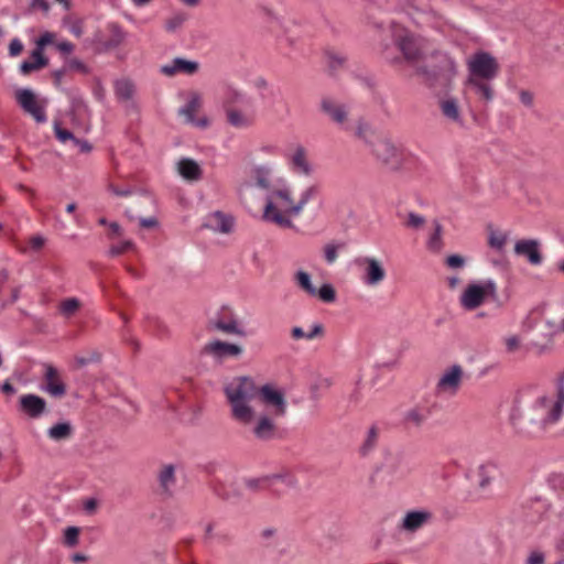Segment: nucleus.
I'll use <instances>...</instances> for the list:
<instances>
[{"instance_id": "nucleus-4", "label": "nucleus", "mask_w": 564, "mask_h": 564, "mask_svg": "<svg viewBox=\"0 0 564 564\" xmlns=\"http://www.w3.org/2000/svg\"><path fill=\"white\" fill-rule=\"evenodd\" d=\"M467 78L465 85L470 88L481 100L491 102L495 91L491 82L499 74L497 58L486 51H477L466 59Z\"/></svg>"}, {"instance_id": "nucleus-48", "label": "nucleus", "mask_w": 564, "mask_h": 564, "mask_svg": "<svg viewBox=\"0 0 564 564\" xmlns=\"http://www.w3.org/2000/svg\"><path fill=\"white\" fill-rule=\"evenodd\" d=\"M54 132L57 140L62 143L68 141L73 143L76 138L70 131L63 129L58 122H54Z\"/></svg>"}, {"instance_id": "nucleus-16", "label": "nucleus", "mask_w": 564, "mask_h": 564, "mask_svg": "<svg viewBox=\"0 0 564 564\" xmlns=\"http://www.w3.org/2000/svg\"><path fill=\"white\" fill-rule=\"evenodd\" d=\"M514 253L523 257L531 265H541L543 256L541 253V243L538 239H520L514 243Z\"/></svg>"}, {"instance_id": "nucleus-61", "label": "nucleus", "mask_w": 564, "mask_h": 564, "mask_svg": "<svg viewBox=\"0 0 564 564\" xmlns=\"http://www.w3.org/2000/svg\"><path fill=\"white\" fill-rule=\"evenodd\" d=\"M73 145L77 148L82 153H88L91 151V145L87 140H80L75 138Z\"/></svg>"}, {"instance_id": "nucleus-63", "label": "nucleus", "mask_w": 564, "mask_h": 564, "mask_svg": "<svg viewBox=\"0 0 564 564\" xmlns=\"http://www.w3.org/2000/svg\"><path fill=\"white\" fill-rule=\"evenodd\" d=\"M56 47L63 54H70L74 51V45L69 41H61L56 43Z\"/></svg>"}, {"instance_id": "nucleus-50", "label": "nucleus", "mask_w": 564, "mask_h": 564, "mask_svg": "<svg viewBox=\"0 0 564 564\" xmlns=\"http://www.w3.org/2000/svg\"><path fill=\"white\" fill-rule=\"evenodd\" d=\"M79 529L76 527H68L64 531V542L68 546H75L78 543Z\"/></svg>"}, {"instance_id": "nucleus-1", "label": "nucleus", "mask_w": 564, "mask_h": 564, "mask_svg": "<svg viewBox=\"0 0 564 564\" xmlns=\"http://www.w3.org/2000/svg\"><path fill=\"white\" fill-rule=\"evenodd\" d=\"M231 419L247 429L254 440L271 442L279 435L276 420L286 414L282 389L273 383L257 386L249 376L234 377L224 386Z\"/></svg>"}, {"instance_id": "nucleus-14", "label": "nucleus", "mask_w": 564, "mask_h": 564, "mask_svg": "<svg viewBox=\"0 0 564 564\" xmlns=\"http://www.w3.org/2000/svg\"><path fill=\"white\" fill-rule=\"evenodd\" d=\"M15 98L20 107L39 123H44L47 120L44 105H41L33 90L30 88H21L17 90Z\"/></svg>"}, {"instance_id": "nucleus-44", "label": "nucleus", "mask_w": 564, "mask_h": 564, "mask_svg": "<svg viewBox=\"0 0 564 564\" xmlns=\"http://www.w3.org/2000/svg\"><path fill=\"white\" fill-rule=\"evenodd\" d=\"M343 248L341 243L329 242L324 246V259L328 264H333L337 258L338 252Z\"/></svg>"}, {"instance_id": "nucleus-55", "label": "nucleus", "mask_w": 564, "mask_h": 564, "mask_svg": "<svg viewBox=\"0 0 564 564\" xmlns=\"http://www.w3.org/2000/svg\"><path fill=\"white\" fill-rule=\"evenodd\" d=\"M425 224V218L416 213H409L406 226L413 229H419Z\"/></svg>"}, {"instance_id": "nucleus-47", "label": "nucleus", "mask_w": 564, "mask_h": 564, "mask_svg": "<svg viewBox=\"0 0 564 564\" xmlns=\"http://www.w3.org/2000/svg\"><path fill=\"white\" fill-rule=\"evenodd\" d=\"M378 438V431L375 426H371L367 432V437L365 440L364 445L361 446L362 454H367L370 449L373 448Z\"/></svg>"}, {"instance_id": "nucleus-29", "label": "nucleus", "mask_w": 564, "mask_h": 564, "mask_svg": "<svg viewBox=\"0 0 564 564\" xmlns=\"http://www.w3.org/2000/svg\"><path fill=\"white\" fill-rule=\"evenodd\" d=\"M251 176L254 185L269 193L276 184L272 177V167L270 165H257L251 170Z\"/></svg>"}, {"instance_id": "nucleus-60", "label": "nucleus", "mask_w": 564, "mask_h": 564, "mask_svg": "<svg viewBox=\"0 0 564 564\" xmlns=\"http://www.w3.org/2000/svg\"><path fill=\"white\" fill-rule=\"evenodd\" d=\"M23 50V44L19 39H13L9 44V54L18 56Z\"/></svg>"}, {"instance_id": "nucleus-62", "label": "nucleus", "mask_w": 564, "mask_h": 564, "mask_svg": "<svg viewBox=\"0 0 564 564\" xmlns=\"http://www.w3.org/2000/svg\"><path fill=\"white\" fill-rule=\"evenodd\" d=\"M109 191L116 195V196H122V197H127V196H130L132 194V191L130 187H122V188H119L115 185H109Z\"/></svg>"}, {"instance_id": "nucleus-45", "label": "nucleus", "mask_w": 564, "mask_h": 564, "mask_svg": "<svg viewBox=\"0 0 564 564\" xmlns=\"http://www.w3.org/2000/svg\"><path fill=\"white\" fill-rule=\"evenodd\" d=\"M546 482L556 492H564V474L552 473L547 476Z\"/></svg>"}, {"instance_id": "nucleus-10", "label": "nucleus", "mask_w": 564, "mask_h": 564, "mask_svg": "<svg viewBox=\"0 0 564 564\" xmlns=\"http://www.w3.org/2000/svg\"><path fill=\"white\" fill-rule=\"evenodd\" d=\"M393 10L408 14L417 24H429L432 28L445 31V24L435 11L431 9L421 10L411 0H401Z\"/></svg>"}, {"instance_id": "nucleus-54", "label": "nucleus", "mask_w": 564, "mask_h": 564, "mask_svg": "<svg viewBox=\"0 0 564 564\" xmlns=\"http://www.w3.org/2000/svg\"><path fill=\"white\" fill-rule=\"evenodd\" d=\"M445 263L451 269H463L466 265V259L460 254H451L446 258Z\"/></svg>"}, {"instance_id": "nucleus-20", "label": "nucleus", "mask_w": 564, "mask_h": 564, "mask_svg": "<svg viewBox=\"0 0 564 564\" xmlns=\"http://www.w3.org/2000/svg\"><path fill=\"white\" fill-rule=\"evenodd\" d=\"M432 518V513L427 510L408 511L399 525L403 532L413 533L422 529Z\"/></svg>"}, {"instance_id": "nucleus-36", "label": "nucleus", "mask_w": 564, "mask_h": 564, "mask_svg": "<svg viewBox=\"0 0 564 564\" xmlns=\"http://www.w3.org/2000/svg\"><path fill=\"white\" fill-rule=\"evenodd\" d=\"M158 479L162 491L170 495L176 482L175 467L171 464L163 466L158 475Z\"/></svg>"}, {"instance_id": "nucleus-58", "label": "nucleus", "mask_w": 564, "mask_h": 564, "mask_svg": "<svg viewBox=\"0 0 564 564\" xmlns=\"http://www.w3.org/2000/svg\"><path fill=\"white\" fill-rule=\"evenodd\" d=\"M324 335V326L321 323L313 324L306 332V340H313Z\"/></svg>"}, {"instance_id": "nucleus-13", "label": "nucleus", "mask_w": 564, "mask_h": 564, "mask_svg": "<svg viewBox=\"0 0 564 564\" xmlns=\"http://www.w3.org/2000/svg\"><path fill=\"white\" fill-rule=\"evenodd\" d=\"M203 352L215 361H224L239 358L243 352V347L235 343L214 339L205 344Z\"/></svg>"}, {"instance_id": "nucleus-23", "label": "nucleus", "mask_w": 564, "mask_h": 564, "mask_svg": "<svg viewBox=\"0 0 564 564\" xmlns=\"http://www.w3.org/2000/svg\"><path fill=\"white\" fill-rule=\"evenodd\" d=\"M198 63L195 61H188L183 57H175L170 63L161 66V73L166 76H173L175 74L192 75L198 70Z\"/></svg>"}, {"instance_id": "nucleus-30", "label": "nucleus", "mask_w": 564, "mask_h": 564, "mask_svg": "<svg viewBox=\"0 0 564 564\" xmlns=\"http://www.w3.org/2000/svg\"><path fill=\"white\" fill-rule=\"evenodd\" d=\"M498 471L499 464L495 459H490L480 464L477 471L479 478L478 486L481 489L487 488L491 484Z\"/></svg>"}, {"instance_id": "nucleus-25", "label": "nucleus", "mask_w": 564, "mask_h": 564, "mask_svg": "<svg viewBox=\"0 0 564 564\" xmlns=\"http://www.w3.org/2000/svg\"><path fill=\"white\" fill-rule=\"evenodd\" d=\"M202 105L200 97L198 94H192L188 101L178 110V113L183 116L187 123L196 127L205 128L208 126L207 118L196 119L195 112Z\"/></svg>"}, {"instance_id": "nucleus-26", "label": "nucleus", "mask_w": 564, "mask_h": 564, "mask_svg": "<svg viewBox=\"0 0 564 564\" xmlns=\"http://www.w3.org/2000/svg\"><path fill=\"white\" fill-rule=\"evenodd\" d=\"M44 369V379L46 383L42 390L55 398L63 397L66 392V388L58 378L57 370L52 365H45Z\"/></svg>"}, {"instance_id": "nucleus-5", "label": "nucleus", "mask_w": 564, "mask_h": 564, "mask_svg": "<svg viewBox=\"0 0 564 564\" xmlns=\"http://www.w3.org/2000/svg\"><path fill=\"white\" fill-rule=\"evenodd\" d=\"M292 188L284 178H278L273 189L267 193L262 218L281 228H292L295 215Z\"/></svg>"}, {"instance_id": "nucleus-41", "label": "nucleus", "mask_w": 564, "mask_h": 564, "mask_svg": "<svg viewBox=\"0 0 564 564\" xmlns=\"http://www.w3.org/2000/svg\"><path fill=\"white\" fill-rule=\"evenodd\" d=\"M115 91L119 99L129 100L133 96L134 87L130 80L120 79L115 84Z\"/></svg>"}, {"instance_id": "nucleus-24", "label": "nucleus", "mask_w": 564, "mask_h": 564, "mask_svg": "<svg viewBox=\"0 0 564 564\" xmlns=\"http://www.w3.org/2000/svg\"><path fill=\"white\" fill-rule=\"evenodd\" d=\"M107 31L109 32L110 36L108 40H102L101 34L97 33L95 35V41L102 46L104 50H112L120 46L127 37V33L123 31V29L115 23L110 22L107 24Z\"/></svg>"}, {"instance_id": "nucleus-3", "label": "nucleus", "mask_w": 564, "mask_h": 564, "mask_svg": "<svg viewBox=\"0 0 564 564\" xmlns=\"http://www.w3.org/2000/svg\"><path fill=\"white\" fill-rule=\"evenodd\" d=\"M355 137L361 140L370 154L382 166L390 171H399L403 164V151L393 140L384 133H378L364 119L358 118Z\"/></svg>"}, {"instance_id": "nucleus-27", "label": "nucleus", "mask_w": 564, "mask_h": 564, "mask_svg": "<svg viewBox=\"0 0 564 564\" xmlns=\"http://www.w3.org/2000/svg\"><path fill=\"white\" fill-rule=\"evenodd\" d=\"M279 482L285 485L286 487H294L296 485V479L294 478L293 475L285 474V475H273V476L263 477V478H251L246 481L247 486L250 489L272 487Z\"/></svg>"}, {"instance_id": "nucleus-51", "label": "nucleus", "mask_w": 564, "mask_h": 564, "mask_svg": "<svg viewBox=\"0 0 564 564\" xmlns=\"http://www.w3.org/2000/svg\"><path fill=\"white\" fill-rule=\"evenodd\" d=\"M185 21V15L184 14H175L171 18H169L165 22V29L166 31L169 32H175L178 28L182 26V24L184 23Z\"/></svg>"}, {"instance_id": "nucleus-57", "label": "nucleus", "mask_w": 564, "mask_h": 564, "mask_svg": "<svg viewBox=\"0 0 564 564\" xmlns=\"http://www.w3.org/2000/svg\"><path fill=\"white\" fill-rule=\"evenodd\" d=\"M67 67L70 70H76V72H79L82 74H88L89 73V67L83 61H80L78 58H70L67 62Z\"/></svg>"}, {"instance_id": "nucleus-43", "label": "nucleus", "mask_w": 564, "mask_h": 564, "mask_svg": "<svg viewBox=\"0 0 564 564\" xmlns=\"http://www.w3.org/2000/svg\"><path fill=\"white\" fill-rule=\"evenodd\" d=\"M542 321L541 312L539 310L531 311L522 321V329L525 333L533 330Z\"/></svg>"}, {"instance_id": "nucleus-19", "label": "nucleus", "mask_w": 564, "mask_h": 564, "mask_svg": "<svg viewBox=\"0 0 564 564\" xmlns=\"http://www.w3.org/2000/svg\"><path fill=\"white\" fill-rule=\"evenodd\" d=\"M253 98L234 85H226L223 93V107H247L252 108Z\"/></svg>"}, {"instance_id": "nucleus-64", "label": "nucleus", "mask_w": 564, "mask_h": 564, "mask_svg": "<svg viewBox=\"0 0 564 564\" xmlns=\"http://www.w3.org/2000/svg\"><path fill=\"white\" fill-rule=\"evenodd\" d=\"M519 98H520V101L527 106V107H532L533 105V96L530 91L528 90H521L519 93Z\"/></svg>"}, {"instance_id": "nucleus-53", "label": "nucleus", "mask_w": 564, "mask_h": 564, "mask_svg": "<svg viewBox=\"0 0 564 564\" xmlns=\"http://www.w3.org/2000/svg\"><path fill=\"white\" fill-rule=\"evenodd\" d=\"M134 247V243L131 240L122 241L118 245H113L109 249V254L112 257L119 256Z\"/></svg>"}, {"instance_id": "nucleus-21", "label": "nucleus", "mask_w": 564, "mask_h": 564, "mask_svg": "<svg viewBox=\"0 0 564 564\" xmlns=\"http://www.w3.org/2000/svg\"><path fill=\"white\" fill-rule=\"evenodd\" d=\"M288 160L292 172L303 176L312 175L313 166L307 159L306 150L302 145H297Z\"/></svg>"}, {"instance_id": "nucleus-22", "label": "nucleus", "mask_w": 564, "mask_h": 564, "mask_svg": "<svg viewBox=\"0 0 564 564\" xmlns=\"http://www.w3.org/2000/svg\"><path fill=\"white\" fill-rule=\"evenodd\" d=\"M20 408L31 419H37L46 412V401L36 394H24L20 398Z\"/></svg>"}, {"instance_id": "nucleus-28", "label": "nucleus", "mask_w": 564, "mask_h": 564, "mask_svg": "<svg viewBox=\"0 0 564 564\" xmlns=\"http://www.w3.org/2000/svg\"><path fill=\"white\" fill-rule=\"evenodd\" d=\"M234 218L227 214L221 212H215L210 214L207 219L205 226L219 234H229L234 228Z\"/></svg>"}, {"instance_id": "nucleus-34", "label": "nucleus", "mask_w": 564, "mask_h": 564, "mask_svg": "<svg viewBox=\"0 0 564 564\" xmlns=\"http://www.w3.org/2000/svg\"><path fill=\"white\" fill-rule=\"evenodd\" d=\"M430 409L425 406H414L405 412L404 421L411 426L420 427L430 419Z\"/></svg>"}, {"instance_id": "nucleus-12", "label": "nucleus", "mask_w": 564, "mask_h": 564, "mask_svg": "<svg viewBox=\"0 0 564 564\" xmlns=\"http://www.w3.org/2000/svg\"><path fill=\"white\" fill-rule=\"evenodd\" d=\"M323 112L343 131H352L358 122V119L351 123L349 120V112L345 105L336 102L332 99H323L321 104Z\"/></svg>"}, {"instance_id": "nucleus-32", "label": "nucleus", "mask_w": 564, "mask_h": 564, "mask_svg": "<svg viewBox=\"0 0 564 564\" xmlns=\"http://www.w3.org/2000/svg\"><path fill=\"white\" fill-rule=\"evenodd\" d=\"M74 435V426L68 421H61L53 424L47 430V436L53 442H63L72 438Z\"/></svg>"}, {"instance_id": "nucleus-59", "label": "nucleus", "mask_w": 564, "mask_h": 564, "mask_svg": "<svg viewBox=\"0 0 564 564\" xmlns=\"http://www.w3.org/2000/svg\"><path fill=\"white\" fill-rule=\"evenodd\" d=\"M29 245L33 251H39L45 245V238L42 235H35L30 238Z\"/></svg>"}, {"instance_id": "nucleus-15", "label": "nucleus", "mask_w": 564, "mask_h": 564, "mask_svg": "<svg viewBox=\"0 0 564 564\" xmlns=\"http://www.w3.org/2000/svg\"><path fill=\"white\" fill-rule=\"evenodd\" d=\"M229 126L235 129H248L256 121L254 105L252 108L247 107H228L224 109Z\"/></svg>"}, {"instance_id": "nucleus-18", "label": "nucleus", "mask_w": 564, "mask_h": 564, "mask_svg": "<svg viewBox=\"0 0 564 564\" xmlns=\"http://www.w3.org/2000/svg\"><path fill=\"white\" fill-rule=\"evenodd\" d=\"M438 108L447 122L460 128L465 126L462 108L457 98L445 96L440 99Z\"/></svg>"}, {"instance_id": "nucleus-7", "label": "nucleus", "mask_w": 564, "mask_h": 564, "mask_svg": "<svg viewBox=\"0 0 564 564\" xmlns=\"http://www.w3.org/2000/svg\"><path fill=\"white\" fill-rule=\"evenodd\" d=\"M391 33L395 45L406 62L415 64L425 58L429 52V42L424 37L397 23L391 24Z\"/></svg>"}, {"instance_id": "nucleus-11", "label": "nucleus", "mask_w": 564, "mask_h": 564, "mask_svg": "<svg viewBox=\"0 0 564 564\" xmlns=\"http://www.w3.org/2000/svg\"><path fill=\"white\" fill-rule=\"evenodd\" d=\"M464 370L460 365H452L440 376L435 391L437 395L454 397L463 381Z\"/></svg>"}, {"instance_id": "nucleus-9", "label": "nucleus", "mask_w": 564, "mask_h": 564, "mask_svg": "<svg viewBox=\"0 0 564 564\" xmlns=\"http://www.w3.org/2000/svg\"><path fill=\"white\" fill-rule=\"evenodd\" d=\"M354 264L361 271L360 280L367 286L379 285L386 279L382 263L373 257H357L354 259Z\"/></svg>"}, {"instance_id": "nucleus-39", "label": "nucleus", "mask_w": 564, "mask_h": 564, "mask_svg": "<svg viewBox=\"0 0 564 564\" xmlns=\"http://www.w3.org/2000/svg\"><path fill=\"white\" fill-rule=\"evenodd\" d=\"M82 307V302L77 297H67L63 300L58 305L59 314L66 318H72Z\"/></svg>"}, {"instance_id": "nucleus-40", "label": "nucleus", "mask_w": 564, "mask_h": 564, "mask_svg": "<svg viewBox=\"0 0 564 564\" xmlns=\"http://www.w3.org/2000/svg\"><path fill=\"white\" fill-rule=\"evenodd\" d=\"M318 193L317 185H310L306 188H304L297 202H295V215H300L304 207L308 204V202Z\"/></svg>"}, {"instance_id": "nucleus-49", "label": "nucleus", "mask_w": 564, "mask_h": 564, "mask_svg": "<svg viewBox=\"0 0 564 564\" xmlns=\"http://www.w3.org/2000/svg\"><path fill=\"white\" fill-rule=\"evenodd\" d=\"M55 39V35L51 32H44L40 35V37L35 42V48L33 51L42 53L44 47L52 44Z\"/></svg>"}, {"instance_id": "nucleus-35", "label": "nucleus", "mask_w": 564, "mask_h": 564, "mask_svg": "<svg viewBox=\"0 0 564 564\" xmlns=\"http://www.w3.org/2000/svg\"><path fill=\"white\" fill-rule=\"evenodd\" d=\"M47 64L48 59L44 56V54L32 51L30 59L23 61L21 63L20 73L22 75H28L31 72L45 67Z\"/></svg>"}, {"instance_id": "nucleus-2", "label": "nucleus", "mask_w": 564, "mask_h": 564, "mask_svg": "<svg viewBox=\"0 0 564 564\" xmlns=\"http://www.w3.org/2000/svg\"><path fill=\"white\" fill-rule=\"evenodd\" d=\"M563 415L564 405L555 394L540 393L523 408H513L510 420L520 432L540 435L558 424Z\"/></svg>"}, {"instance_id": "nucleus-38", "label": "nucleus", "mask_w": 564, "mask_h": 564, "mask_svg": "<svg viewBox=\"0 0 564 564\" xmlns=\"http://www.w3.org/2000/svg\"><path fill=\"white\" fill-rule=\"evenodd\" d=\"M509 240V235L501 230L492 229L488 235V245L499 254L505 253L506 245Z\"/></svg>"}, {"instance_id": "nucleus-42", "label": "nucleus", "mask_w": 564, "mask_h": 564, "mask_svg": "<svg viewBox=\"0 0 564 564\" xmlns=\"http://www.w3.org/2000/svg\"><path fill=\"white\" fill-rule=\"evenodd\" d=\"M315 297H318L324 303H333L336 300V291L330 283H324L317 289Z\"/></svg>"}, {"instance_id": "nucleus-6", "label": "nucleus", "mask_w": 564, "mask_h": 564, "mask_svg": "<svg viewBox=\"0 0 564 564\" xmlns=\"http://www.w3.org/2000/svg\"><path fill=\"white\" fill-rule=\"evenodd\" d=\"M414 470L412 459L402 452L388 453L377 469L378 479L387 485L394 486L404 481Z\"/></svg>"}, {"instance_id": "nucleus-33", "label": "nucleus", "mask_w": 564, "mask_h": 564, "mask_svg": "<svg viewBox=\"0 0 564 564\" xmlns=\"http://www.w3.org/2000/svg\"><path fill=\"white\" fill-rule=\"evenodd\" d=\"M426 248L433 253H440L444 248L443 226L437 220L433 221V229L426 239Z\"/></svg>"}, {"instance_id": "nucleus-37", "label": "nucleus", "mask_w": 564, "mask_h": 564, "mask_svg": "<svg viewBox=\"0 0 564 564\" xmlns=\"http://www.w3.org/2000/svg\"><path fill=\"white\" fill-rule=\"evenodd\" d=\"M294 281L296 285L308 296L315 297L317 294V288L312 282L310 273L303 270L296 271L294 274Z\"/></svg>"}, {"instance_id": "nucleus-52", "label": "nucleus", "mask_w": 564, "mask_h": 564, "mask_svg": "<svg viewBox=\"0 0 564 564\" xmlns=\"http://www.w3.org/2000/svg\"><path fill=\"white\" fill-rule=\"evenodd\" d=\"M545 553L541 550H532L528 554L524 564H545Z\"/></svg>"}, {"instance_id": "nucleus-46", "label": "nucleus", "mask_w": 564, "mask_h": 564, "mask_svg": "<svg viewBox=\"0 0 564 564\" xmlns=\"http://www.w3.org/2000/svg\"><path fill=\"white\" fill-rule=\"evenodd\" d=\"M506 351L514 354L522 348L521 339L518 335H510L503 338Z\"/></svg>"}, {"instance_id": "nucleus-31", "label": "nucleus", "mask_w": 564, "mask_h": 564, "mask_svg": "<svg viewBox=\"0 0 564 564\" xmlns=\"http://www.w3.org/2000/svg\"><path fill=\"white\" fill-rule=\"evenodd\" d=\"M177 172L186 181H198L202 176V169L198 163L192 159L184 158L177 163Z\"/></svg>"}, {"instance_id": "nucleus-17", "label": "nucleus", "mask_w": 564, "mask_h": 564, "mask_svg": "<svg viewBox=\"0 0 564 564\" xmlns=\"http://www.w3.org/2000/svg\"><path fill=\"white\" fill-rule=\"evenodd\" d=\"M209 328L227 335L246 337L247 332L243 325L231 313L228 316L216 315L209 321Z\"/></svg>"}, {"instance_id": "nucleus-56", "label": "nucleus", "mask_w": 564, "mask_h": 564, "mask_svg": "<svg viewBox=\"0 0 564 564\" xmlns=\"http://www.w3.org/2000/svg\"><path fill=\"white\" fill-rule=\"evenodd\" d=\"M555 395L564 405V369L557 375L555 382Z\"/></svg>"}, {"instance_id": "nucleus-8", "label": "nucleus", "mask_w": 564, "mask_h": 564, "mask_svg": "<svg viewBox=\"0 0 564 564\" xmlns=\"http://www.w3.org/2000/svg\"><path fill=\"white\" fill-rule=\"evenodd\" d=\"M497 283L485 279L469 283L459 296V304L466 311H474L488 300L497 299Z\"/></svg>"}]
</instances>
